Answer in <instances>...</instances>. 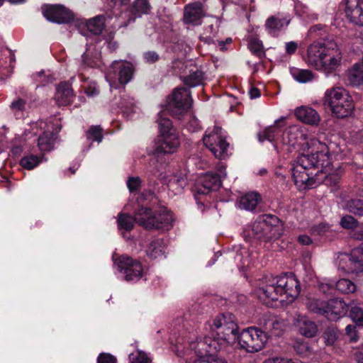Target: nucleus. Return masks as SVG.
Listing matches in <instances>:
<instances>
[{
    "instance_id": "obj_24",
    "label": "nucleus",
    "mask_w": 363,
    "mask_h": 363,
    "mask_svg": "<svg viewBox=\"0 0 363 363\" xmlns=\"http://www.w3.org/2000/svg\"><path fill=\"white\" fill-rule=\"evenodd\" d=\"M105 21L106 19L104 15H99L85 22L79 23L78 24V29L83 35H86L85 30L94 35H99L104 28Z\"/></svg>"
},
{
    "instance_id": "obj_45",
    "label": "nucleus",
    "mask_w": 363,
    "mask_h": 363,
    "mask_svg": "<svg viewBox=\"0 0 363 363\" xmlns=\"http://www.w3.org/2000/svg\"><path fill=\"white\" fill-rule=\"evenodd\" d=\"M216 27H215L213 25H209L205 28L204 33L199 37V38L205 43H214V38L216 37Z\"/></svg>"
},
{
    "instance_id": "obj_46",
    "label": "nucleus",
    "mask_w": 363,
    "mask_h": 363,
    "mask_svg": "<svg viewBox=\"0 0 363 363\" xmlns=\"http://www.w3.org/2000/svg\"><path fill=\"white\" fill-rule=\"evenodd\" d=\"M248 48L250 50L261 57L264 55V51L262 42L257 38H251L248 43Z\"/></svg>"
},
{
    "instance_id": "obj_26",
    "label": "nucleus",
    "mask_w": 363,
    "mask_h": 363,
    "mask_svg": "<svg viewBox=\"0 0 363 363\" xmlns=\"http://www.w3.org/2000/svg\"><path fill=\"white\" fill-rule=\"evenodd\" d=\"M290 23V19L279 16H272L265 22L266 31L272 36H277L279 33L285 29Z\"/></svg>"
},
{
    "instance_id": "obj_56",
    "label": "nucleus",
    "mask_w": 363,
    "mask_h": 363,
    "mask_svg": "<svg viewBox=\"0 0 363 363\" xmlns=\"http://www.w3.org/2000/svg\"><path fill=\"white\" fill-rule=\"evenodd\" d=\"M345 331L347 335L349 336L350 341L357 342L359 339V337L357 334L356 326L354 325H348Z\"/></svg>"
},
{
    "instance_id": "obj_52",
    "label": "nucleus",
    "mask_w": 363,
    "mask_h": 363,
    "mask_svg": "<svg viewBox=\"0 0 363 363\" xmlns=\"http://www.w3.org/2000/svg\"><path fill=\"white\" fill-rule=\"evenodd\" d=\"M89 54H90L89 48H87L86 51L82 55V61H83L84 64L90 67H94L95 66H97V65H98L97 62H98V59H99V57L95 56L94 60H91L89 58Z\"/></svg>"
},
{
    "instance_id": "obj_17",
    "label": "nucleus",
    "mask_w": 363,
    "mask_h": 363,
    "mask_svg": "<svg viewBox=\"0 0 363 363\" xmlns=\"http://www.w3.org/2000/svg\"><path fill=\"white\" fill-rule=\"evenodd\" d=\"M116 72L118 71V81L120 84H128L133 78L134 67L133 65L127 61L122 60H115L112 62L110 70L108 73L106 74V78L107 81H108L111 87L116 88V86H113L111 80L113 79V77L111 76V71Z\"/></svg>"
},
{
    "instance_id": "obj_27",
    "label": "nucleus",
    "mask_w": 363,
    "mask_h": 363,
    "mask_svg": "<svg viewBox=\"0 0 363 363\" xmlns=\"http://www.w3.org/2000/svg\"><path fill=\"white\" fill-rule=\"evenodd\" d=\"M295 116L298 120L304 123L317 125L320 121V116L318 113L313 108L302 106L295 110Z\"/></svg>"
},
{
    "instance_id": "obj_23",
    "label": "nucleus",
    "mask_w": 363,
    "mask_h": 363,
    "mask_svg": "<svg viewBox=\"0 0 363 363\" xmlns=\"http://www.w3.org/2000/svg\"><path fill=\"white\" fill-rule=\"evenodd\" d=\"M345 12L352 23L363 26V0H345Z\"/></svg>"
},
{
    "instance_id": "obj_51",
    "label": "nucleus",
    "mask_w": 363,
    "mask_h": 363,
    "mask_svg": "<svg viewBox=\"0 0 363 363\" xmlns=\"http://www.w3.org/2000/svg\"><path fill=\"white\" fill-rule=\"evenodd\" d=\"M319 289L323 293L330 294L335 290V281L330 280L326 282H321L319 284Z\"/></svg>"
},
{
    "instance_id": "obj_39",
    "label": "nucleus",
    "mask_w": 363,
    "mask_h": 363,
    "mask_svg": "<svg viewBox=\"0 0 363 363\" xmlns=\"http://www.w3.org/2000/svg\"><path fill=\"white\" fill-rule=\"evenodd\" d=\"M291 74L293 78L300 83H307L313 78V74L308 69H301L298 68H292Z\"/></svg>"
},
{
    "instance_id": "obj_41",
    "label": "nucleus",
    "mask_w": 363,
    "mask_h": 363,
    "mask_svg": "<svg viewBox=\"0 0 363 363\" xmlns=\"http://www.w3.org/2000/svg\"><path fill=\"white\" fill-rule=\"evenodd\" d=\"M42 162V157L30 155L24 156L20 161L22 167L26 169H33Z\"/></svg>"
},
{
    "instance_id": "obj_63",
    "label": "nucleus",
    "mask_w": 363,
    "mask_h": 363,
    "mask_svg": "<svg viewBox=\"0 0 363 363\" xmlns=\"http://www.w3.org/2000/svg\"><path fill=\"white\" fill-rule=\"evenodd\" d=\"M225 168L226 167L225 164H223V163H220L217 167V172L214 173L215 174L217 175V177H219L221 182L222 179L225 178L227 175Z\"/></svg>"
},
{
    "instance_id": "obj_16",
    "label": "nucleus",
    "mask_w": 363,
    "mask_h": 363,
    "mask_svg": "<svg viewBox=\"0 0 363 363\" xmlns=\"http://www.w3.org/2000/svg\"><path fill=\"white\" fill-rule=\"evenodd\" d=\"M152 6L148 0H135L131 6L130 12H121L117 18L118 28L127 27L135 21L136 18L150 13Z\"/></svg>"
},
{
    "instance_id": "obj_30",
    "label": "nucleus",
    "mask_w": 363,
    "mask_h": 363,
    "mask_svg": "<svg viewBox=\"0 0 363 363\" xmlns=\"http://www.w3.org/2000/svg\"><path fill=\"white\" fill-rule=\"evenodd\" d=\"M165 242L162 238H152L149 240L145 248L146 254L152 259L161 257L164 255Z\"/></svg>"
},
{
    "instance_id": "obj_28",
    "label": "nucleus",
    "mask_w": 363,
    "mask_h": 363,
    "mask_svg": "<svg viewBox=\"0 0 363 363\" xmlns=\"http://www.w3.org/2000/svg\"><path fill=\"white\" fill-rule=\"evenodd\" d=\"M74 98L72 89L67 83H61L56 89L55 99L59 106L70 104Z\"/></svg>"
},
{
    "instance_id": "obj_22",
    "label": "nucleus",
    "mask_w": 363,
    "mask_h": 363,
    "mask_svg": "<svg viewBox=\"0 0 363 363\" xmlns=\"http://www.w3.org/2000/svg\"><path fill=\"white\" fill-rule=\"evenodd\" d=\"M306 134L303 128L298 125H293L284 130L282 133L281 144L289 145L288 150L295 146L301 140H306Z\"/></svg>"
},
{
    "instance_id": "obj_61",
    "label": "nucleus",
    "mask_w": 363,
    "mask_h": 363,
    "mask_svg": "<svg viewBox=\"0 0 363 363\" xmlns=\"http://www.w3.org/2000/svg\"><path fill=\"white\" fill-rule=\"evenodd\" d=\"M298 48V44L294 41H290L286 43L285 50L289 55H293L296 52Z\"/></svg>"
},
{
    "instance_id": "obj_3",
    "label": "nucleus",
    "mask_w": 363,
    "mask_h": 363,
    "mask_svg": "<svg viewBox=\"0 0 363 363\" xmlns=\"http://www.w3.org/2000/svg\"><path fill=\"white\" fill-rule=\"evenodd\" d=\"M342 52L335 38L326 41H314L307 48L305 62L316 69L330 74L340 66Z\"/></svg>"
},
{
    "instance_id": "obj_37",
    "label": "nucleus",
    "mask_w": 363,
    "mask_h": 363,
    "mask_svg": "<svg viewBox=\"0 0 363 363\" xmlns=\"http://www.w3.org/2000/svg\"><path fill=\"white\" fill-rule=\"evenodd\" d=\"M345 208L354 215L363 216V196L348 200Z\"/></svg>"
},
{
    "instance_id": "obj_10",
    "label": "nucleus",
    "mask_w": 363,
    "mask_h": 363,
    "mask_svg": "<svg viewBox=\"0 0 363 363\" xmlns=\"http://www.w3.org/2000/svg\"><path fill=\"white\" fill-rule=\"evenodd\" d=\"M203 141L216 158L223 160L231 154L230 144L225 140V135L222 128L218 126L208 129L203 138Z\"/></svg>"
},
{
    "instance_id": "obj_32",
    "label": "nucleus",
    "mask_w": 363,
    "mask_h": 363,
    "mask_svg": "<svg viewBox=\"0 0 363 363\" xmlns=\"http://www.w3.org/2000/svg\"><path fill=\"white\" fill-rule=\"evenodd\" d=\"M296 324L300 333L303 335L308 337H312L315 335L317 326L314 322L310 320L308 318L305 316L298 317Z\"/></svg>"
},
{
    "instance_id": "obj_25",
    "label": "nucleus",
    "mask_w": 363,
    "mask_h": 363,
    "mask_svg": "<svg viewBox=\"0 0 363 363\" xmlns=\"http://www.w3.org/2000/svg\"><path fill=\"white\" fill-rule=\"evenodd\" d=\"M348 310V306L341 299H332L328 301L325 317L331 321H336L344 316Z\"/></svg>"
},
{
    "instance_id": "obj_54",
    "label": "nucleus",
    "mask_w": 363,
    "mask_h": 363,
    "mask_svg": "<svg viewBox=\"0 0 363 363\" xmlns=\"http://www.w3.org/2000/svg\"><path fill=\"white\" fill-rule=\"evenodd\" d=\"M143 58L146 63H155L159 60V55L155 51H147L143 54Z\"/></svg>"
},
{
    "instance_id": "obj_42",
    "label": "nucleus",
    "mask_w": 363,
    "mask_h": 363,
    "mask_svg": "<svg viewBox=\"0 0 363 363\" xmlns=\"http://www.w3.org/2000/svg\"><path fill=\"white\" fill-rule=\"evenodd\" d=\"M203 74L201 71L196 69L184 79V83L191 86H196L203 84Z\"/></svg>"
},
{
    "instance_id": "obj_1",
    "label": "nucleus",
    "mask_w": 363,
    "mask_h": 363,
    "mask_svg": "<svg viewBox=\"0 0 363 363\" xmlns=\"http://www.w3.org/2000/svg\"><path fill=\"white\" fill-rule=\"evenodd\" d=\"M311 147H308V148H312L313 151L315 150V152L302 154L293 164L292 176L296 186H313L315 183V179L310 177L311 173L306 172V170L319 168V167L327 169L331 165L329 154L340 157V158L345 155L344 154L345 148L335 143H331L328 146L318 140L313 139L311 140Z\"/></svg>"
},
{
    "instance_id": "obj_11",
    "label": "nucleus",
    "mask_w": 363,
    "mask_h": 363,
    "mask_svg": "<svg viewBox=\"0 0 363 363\" xmlns=\"http://www.w3.org/2000/svg\"><path fill=\"white\" fill-rule=\"evenodd\" d=\"M191 104L192 99L189 89L176 88L172 94L169 96L165 109L160 113L164 112L163 117H165L167 112L174 116H179L186 112L191 106Z\"/></svg>"
},
{
    "instance_id": "obj_15",
    "label": "nucleus",
    "mask_w": 363,
    "mask_h": 363,
    "mask_svg": "<svg viewBox=\"0 0 363 363\" xmlns=\"http://www.w3.org/2000/svg\"><path fill=\"white\" fill-rule=\"evenodd\" d=\"M113 260L118 269L123 274L126 281H137L143 277L144 269L139 261L126 255L120 257L118 261L114 259Z\"/></svg>"
},
{
    "instance_id": "obj_20",
    "label": "nucleus",
    "mask_w": 363,
    "mask_h": 363,
    "mask_svg": "<svg viewBox=\"0 0 363 363\" xmlns=\"http://www.w3.org/2000/svg\"><path fill=\"white\" fill-rule=\"evenodd\" d=\"M43 14L48 21L57 23H67L74 18L72 13L62 6H48Z\"/></svg>"
},
{
    "instance_id": "obj_7",
    "label": "nucleus",
    "mask_w": 363,
    "mask_h": 363,
    "mask_svg": "<svg viewBox=\"0 0 363 363\" xmlns=\"http://www.w3.org/2000/svg\"><path fill=\"white\" fill-rule=\"evenodd\" d=\"M323 103L337 118L351 115L354 108L352 96L346 89L340 86L328 89L324 94Z\"/></svg>"
},
{
    "instance_id": "obj_38",
    "label": "nucleus",
    "mask_w": 363,
    "mask_h": 363,
    "mask_svg": "<svg viewBox=\"0 0 363 363\" xmlns=\"http://www.w3.org/2000/svg\"><path fill=\"white\" fill-rule=\"evenodd\" d=\"M54 135L52 133L44 132L38 140V145L40 151L48 152L53 148Z\"/></svg>"
},
{
    "instance_id": "obj_58",
    "label": "nucleus",
    "mask_w": 363,
    "mask_h": 363,
    "mask_svg": "<svg viewBox=\"0 0 363 363\" xmlns=\"http://www.w3.org/2000/svg\"><path fill=\"white\" fill-rule=\"evenodd\" d=\"M323 337L327 345H333L337 339V334L333 330H328L324 333Z\"/></svg>"
},
{
    "instance_id": "obj_12",
    "label": "nucleus",
    "mask_w": 363,
    "mask_h": 363,
    "mask_svg": "<svg viewBox=\"0 0 363 363\" xmlns=\"http://www.w3.org/2000/svg\"><path fill=\"white\" fill-rule=\"evenodd\" d=\"M239 345L248 352H257L262 350L268 340L266 332L257 327L244 329L240 335Z\"/></svg>"
},
{
    "instance_id": "obj_18",
    "label": "nucleus",
    "mask_w": 363,
    "mask_h": 363,
    "mask_svg": "<svg viewBox=\"0 0 363 363\" xmlns=\"http://www.w3.org/2000/svg\"><path fill=\"white\" fill-rule=\"evenodd\" d=\"M284 118H281L275 121L272 125L266 128L263 131L258 133V140L259 142L267 140L277 145L281 144L282 133H284Z\"/></svg>"
},
{
    "instance_id": "obj_47",
    "label": "nucleus",
    "mask_w": 363,
    "mask_h": 363,
    "mask_svg": "<svg viewBox=\"0 0 363 363\" xmlns=\"http://www.w3.org/2000/svg\"><path fill=\"white\" fill-rule=\"evenodd\" d=\"M102 130L99 126H91L86 133V139L89 141H96L100 143L102 140Z\"/></svg>"
},
{
    "instance_id": "obj_36",
    "label": "nucleus",
    "mask_w": 363,
    "mask_h": 363,
    "mask_svg": "<svg viewBox=\"0 0 363 363\" xmlns=\"http://www.w3.org/2000/svg\"><path fill=\"white\" fill-rule=\"evenodd\" d=\"M308 33L311 38H318L315 41H326L328 37L335 38L333 35L328 33L326 27L321 24L312 26L308 30Z\"/></svg>"
},
{
    "instance_id": "obj_4",
    "label": "nucleus",
    "mask_w": 363,
    "mask_h": 363,
    "mask_svg": "<svg viewBox=\"0 0 363 363\" xmlns=\"http://www.w3.org/2000/svg\"><path fill=\"white\" fill-rule=\"evenodd\" d=\"M164 114V112L158 114L160 135L149 162V170L154 175L160 173L164 168L163 163L160 162V154H173L180 145V138L176 128L169 118L163 117Z\"/></svg>"
},
{
    "instance_id": "obj_2",
    "label": "nucleus",
    "mask_w": 363,
    "mask_h": 363,
    "mask_svg": "<svg viewBox=\"0 0 363 363\" xmlns=\"http://www.w3.org/2000/svg\"><path fill=\"white\" fill-rule=\"evenodd\" d=\"M299 281L295 276H266L256 289L257 297L265 304L279 301L281 303L294 301L300 293Z\"/></svg>"
},
{
    "instance_id": "obj_34",
    "label": "nucleus",
    "mask_w": 363,
    "mask_h": 363,
    "mask_svg": "<svg viewBox=\"0 0 363 363\" xmlns=\"http://www.w3.org/2000/svg\"><path fill=\"white\" fill-rule=\"evenodd\" d=\"M135 222L138 223V220H136V212L135 213L134 218L122 213H119L118 216L117 223L119 230H131L133 228Z\"/></svg>"
},
{
    "instance_id": "obj_43",
    "label": "nucleus",
    "mask_w": 363,
    "mask_h": 363,
    "mask_svg": "<svg viewBox=\"0 0 363 363\" xmlns=\"http://www.w3.org/2000/svg\"><path fill=\"white\" fill-rule=\"evenodd\" d=\"M120 104L123 113L127 116L135 111L136 107L134 99L129 96L123 95L121 97Z\"/></svg>"
},
{
    "instance_id": "obj_57",
    "label": "nucleus",
    "mask_w": 363,
    "mask_h": 363,
    "mask_svg": "<svg viewBox=\"0 0 363 363\" xmlns=\"http://www.w3.org/2000/svg\"><path fill=\"white\" fill-rule=\"evenodd\" d=\"M330 228V226L325 223H321L319 225L314 226L312 229L313 233H315L317 235H323L328 232Z\"/></svg>"
},
{
    "instance_id": "obj_55",
    "label": "nucleus",
    "mask_w": 363,
    "mask_h": 363,
    "mask_svg": "<svg viewBox=\"0 0 363 363\" xmlns=\"http://www.w3.org/2000/svg\"><path fill=\"white\" fill-rule=\"evenodd\" d=\"M26 102L24 100L18 99L11 104V110L16 114L18 112L22 111L25 108Z\"/></svg>"
},
{
    "instance_id": "obj_31",
    "label": "nucleus",
    "mask_w": 363,
    "mask_h": 363,
    "mask_svg": "<svg viewBox=\"0 0 363 363\" xmlns=\"http://www.w3.org/2000/svg\"><path fill=\"white\" fill-rule=\"evenodd\" d=\"M260 324L264 325L266 330L274 333L276 335H279V332L283 330L285 326V323L282 320L271 315L261 319Z\"/></svg>"
},
{
    "instance_id": "obj_8",
    "label": "nucleus",
    "mask_w": 363,
    "mask_h": 363,
    "mask_svg": "<svg viewBox=\"0 0 363 363\" xmlns=\"http://www.w3.org/2000/svg\"><path fill=\"white\" fill-rule=\"evenodd\" d=\"M277 218L272 215L259 216L247 230V235L268 242L279 237V228L273 223Z\"/></svg>"
},
{
    "instance_id": "obj_29",
    "label": "nucleus",
    "mask_w": 363,
    "mask_h": 363,
    "mask_svg": "<svg viewBox=\"0 0 363 363\" xmlns=\"http://www.w3.org/2000/svg\"><path fill=\"white\" fill-rule=\"evenodd\" d=\"M262 197L257 192L251 191L242 195L238 199V208L248 211H253L258 203L261 202Z\"/></svg>"
},
{
    "instance_id": "obj_9",
    "label": "nucleus",
    "mask_w": 363,
    "mask_h": 363,
    "mask_svg": "<svg viewBox=\"0 0 363 363\" xmlns=\"http://www.w3.org/2000/svg\"><path fill=\"white\" fill-rule=\"evenodd\" d=\"M191 348L199 357L194 363H227L224 359L214 354L223 348L211 335L196 342L191 343Z\"/></svg>"
},
{
    "instance_id": "obj_13",
    "label": "nucleus",
    "mask_w": 363,
    "mask_h": 363,
    "mask_svg": "<svg viewBox=\"0 0 363 363\" xmlns=\"http://www.w3.org/2000/svg\"><path fill=\"white\" fill-rule=\"evenodd\" d=\"M331 165L327 169L319 167V168H312L306 170V172L311 173L310 177L315 179V183L311 186H300L301 189H311L315 186L317 184L323 183L326 186L331 188L332 191L337 189L339 186V183L341 177L340 172L335 170L331 172Z\"/></svg>"
},
{
    "instance_id": "obj_35",
    "label": "nucleus",
    "mask_w": 363,
    "mask_h": 363,
    "mask_svg": "<svg viewBox=\"0 0 363 363\" xmlns=\"http://www.w3.org/2000/svg\"><path fill=\"white\" fill-rule=\"evenodd\" d=\"M306 307L313 313L325 315L328 308V301L316 298H308L306 303Z\"/></svg>"
},
{
    "instance_id": "obj_59",
    "label": "nucleus",
    "mask_w": 363,
    "mask_h": 363,
    "mask_svg": "<svg viewBox=\"0 0 363 363\" xmlns=\"http://www.w3.org/2000/svg\"><path fill=\"white\" fill-rule=\"evenodd\" d=\"M97 362L98 363H116V359L109 354H101Z\"/></svg>"
},
{
    "instance_id": "obj_21",
    "label": "nucleus",
    "mask_w": 363,
    "mask_h": 363,
    "mask_svg": "<svg viewBox=\"0 0 363 363\" xmlns=\"http://www.w3.org/2000/svg\"><path fill=\"white\" fill-rule=\"evenodd\" d=\"M221 186L219 177L213 172H208L199 178L195 185V191L198 194H208L211 191L217 190Z\"/></svg>"
},
{
    "instance_id": "obj_60",
    "label": "nucleus",
    "mask_w": 363,
    "mask_h": 363,
    "mask_svg": "<svg viewBox=\"0 0 363 363\" xmlns=\"http://www.w3.org/2000/svg\"><path fill=\"white\" fill-rule=\"evenodd\" d=\"M169 184L171 186L177 185L180 189H182L186 186V182L184 177H179V178L174 177L169 181Z\"/></svg>"
},
{
    "instance_id": "obj_62",
    "label": "nucleus",
    "mask_w": 363,
    "mask_h": 363,
    "mask_svg": "<svg viewBox=\"0 0 363 363\" xmlns=\"http://www.w3.org/2000/svg\"><path fill=\"white\" fill-rule=\"evenodd\" d=\"M99 88L94 83L90 84L88 87L85 88V93L89 96H96L99 94Z\"/></svg>"
},
{
    "instance_id": "obj_44",
    "label": "nucleus",
    "mask_w": 363,
    "mask_h": 363,
    "mask_svg": "<svg viewBox=\"0 0 363 363\" xmlns=\"http://www.w3.org/2000/svg\"><path fill=\"white\" fill-rule=\"evenodd\" d=\"M350 315L357 325L363 326V309L359 305H351Z\"/></svg>"
},
{
    "instance_id": "obj_48",
    "label": "nucleus",
    "mask_w": 363,
    "mask_h": 363,
    "mask_svg": "<svg viewBox=\"0 0 363 363\" xmlns=\"http://www.w3.org/2000/svg\"><path fill=\"white\" fill-rule=\"evenodd\" d=\"M130 363H149V358L147 354L142 351L137 350L129 355Z\"/></svg>"
},
{
    "instance_id": "obj_50",
    "label": "nucleus",
    "mask_w": 363,
    "mask_h": 363,
    "mask_svg": "<svg viewBox=\"0 0 363 363\" xmlns=\"http://www.w3.org/2000/svg\"><path fill=\"white\" fill-rule=\"evenodd\" d=\"M235 261L241 263L243 266L248 264L249 262V253L248 250L245 247H240L237 250L236 256L235 257Z\"/></svg>"
},
{
    "instance_id": "obj_14",
    "label": "nucleus",
    "mask_w": 363,
    "mask_h": 363,
    "mask_svg": "<svg viewBox=\"0 0 363 363\" xmlns=\"http://www.w3.org/2000/svg\"><path fill=\"white\" fill-rule=\"evenodd\" d=\"M356 238L362 240L359 247L352 250L350 254H342L340 257V266L347 273L363 272V234Z\"/></svg>"
},
{
    "instance_id": "obj_64",
    "label": "nucleus",
    "mask_w": 363,
    "mask_h": 363,
    "mask_svg": "<svg viewBox=\"0 0 363 363\" xmlns=\"http://www.w3.org/2000/svg\"><path fill=\"white\" fill-rule=\"evenodd\" d=\"M188 129L191 132L197 131L200 129V124L196 118H193L187 125Z\"/></svg>"
},
{
    "instance_id": "obj_33",
    "label": "nucleus",
    "mask_w": 363,
    "mask_h": 363,
    "mask_svg": "<svg viewBox=\"0 0 363 363\" xmlns=\"http://www.w3.org/2000/svg\"><path fill=\"white\" fill-rule=\"evenodd\" d=\"M348 83L352 86H359L363 83V66L359 63H355L347 72Z\"/></svg>"
},
{
    "instance_id": "obj_40",
    "label": "nucleus",
    "mask_w": 363,
    "mask_h": 363,
    "mask_svg": "<svg viewBox=\"0 0 363 363\" xmlns=\"http://www.w3.org/2000/svg\"><path fill=\"white\" fill-rule=\"evenodd\" d=\"M335 289L342 294H350L355 291L356 286L350 279H340L335 281Z\"/></svg>"
},
{
    "instance_id": "obj_49",
    "label": "nucleus",
    "mask_w": 363,
    "mask_h": 363,
    "mask_svg": "<svg viewBox=\"0 0 363 363\" xmlns=\"http://www.w3.org/2000/svg\"><path fill=\"white\" fill-rule=\"evenodd\" d=\"M340 225L343 228L353 229L357 226L358 222L353 216L347 215L341 218Z\"/></svg>"
},
{
    "instance_id": "obj_53",
    "label": "nucleus",
    "mask_w": 363,
    "mask_h": 363,
    "mask_svg": "<svg viewBox=\"0 0 363 363\" xmlns=\"http://www.w3.org/2000/svg\"><path fill=\"white\" fill-rule=\"evenodd\" d=\"M141 180L139 177H129L127 181V186L130 192L137 191L140 186Z\"/></svg>"
},
{
    "instance_id": "obj_6",
    "label": "nucleus",
    "mask_w": 363,
    "mask_h": 363,
    "mask_svg": "<svg viewBox=\"0 0 363 363\" xmlns=\"http://www.w3.org/2000/svg\"><path fill=\"white\" fill-rule=\"evenodd\" d=\"M136 220L139 225L147 229L169 230L173 226L174 217L165 207L152 210L141 206L136 211Z\"/></svg>"
},
{
    "instance_id": "obj_19",
    "label": "nucleus",
    "mask_w": 363,
    "mask_h": 363,
    "mask_svg": "<svg viewBox=\"0 0 363 363\" xmlns=\"http://www.w3.org/2000/svg\"><path fill=\"white\" fill-rule=\"evenodd\" d=\"M206 15L203 4L201 2L190 3L184 6L183 21L185 24L198 26Z\"/></svg>"
},
{
    "instance_id": "obj_5",
    "label": "nucleus",
    "mask_w": 363,
    "mask_h": 363,
    "mask_svg": "<svg viewBox=\"0 0 363 363\" xmlns=\"http://www.w3.org/2000/svg\"><path fill=\"white\" fill-rule=\"evenodd\" d=\"M208 325L211 335L222 348L233 344L238 337V326L232 313L220 314L212 319Z\"/></svg>"
}]
</instances>
